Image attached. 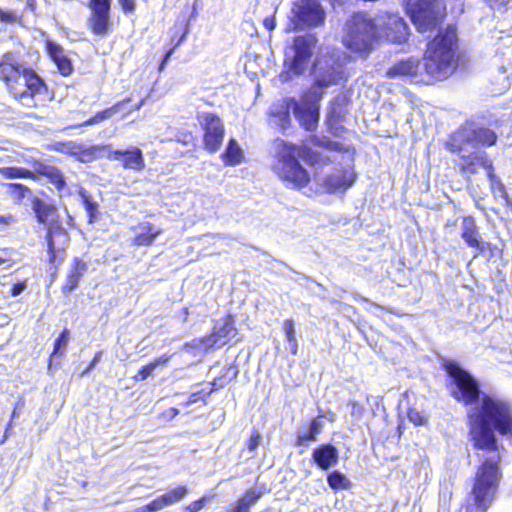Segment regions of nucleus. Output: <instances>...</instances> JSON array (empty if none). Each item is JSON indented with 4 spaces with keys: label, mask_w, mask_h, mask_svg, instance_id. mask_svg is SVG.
Wrapping results in <instances>:
<instances>
[{
    "label": "nucleus",
    "mask_w": 512,
    "mask_h": 512,
    "mask_svg": "<svg viewBox=\"0 0 512 512\" xmlns=\"http://www.w3.org/2000/svg\"><path fill=\"white\" fill-rule=\"evenodd\" d=\"M468 417L474 447L482 451L477 454L482 464L476 472L471 491L473 503L467 506L466 512H486L501 478V454L494 430L502 435L512 433V412L506 402L483 395Z\"/></svg>",
    "instance_id": "f257e3e1"
},
{
    "label": "nucleus",
    "mask_w": 512,
    "mask_h": 512,
    "mask_svg": "<svg viewBox=\"0 0 512 512\" xmlns=\"http://www.w3.org/2000/svg\"><path fill=\"white\" fill-rule=\"evenodd\" d=\"M456 51V29L448 27L428 43L423 62L415 57L398 61L387 70L386 76L424 84L447 79L457 67Z\"/></svg>",
    "instance_id": "f03ea898"
},
{
    "label": "nucleus",
    "mask_w": 512,
    "mask_h": 512,
    "mask_svg": "<svg viewBox=\"0 0 512 512\" xmlns=\"http://www.w3.org/2000/svg\"><path fill=\"white\" fill-rule=\"evenodd\" d=\"M307 151L306 146L280 138L274 140L271 169L287 187L303 188L309 183V173L299 162V158L304 157Z\"/></svg>",
    "instance_id": "7ed1b4c3"
},
{
    "label": "nucleus",
    "mask_w": 512,
    "mask_h": 512,
    "mask_svg": "<svg viewBox=\"0 0 512 512\" xmlns=\"http://www.w3.org/2000/svg\"><path fill=\"white\" fill-rule=\"evenodd\" d=\"M376 17L356 13L347 19L343 28V44L353 52L368 53L373 43L379 40Z\"/></svg>",
    "instance_id": "20e7f679"
},
{
    "label": "nucleus",
    "mask_w": 512,
    "mask_h": 512,
    "mask_svg": "<svg viewBox=\"0 0 512 512\" xmlns=\"http://www.w3.org/2000/svg\"><path fill=\"white\" fill-rule=\"evenodd\" d=\"M32 209L36 214L37 220L47 225V245L49 254V263L55 264L59 255H62L64 246L68 242V234L65 229L55 221L56 208L39 199L35 198L32 203Z\"/></svg>",
    "instance_id": "39448f33"
},
{
    "label": "nucleus",
    "mask_w": 512,
    "mask_h": 512,
    "mask_svg": "<svg viewBox=\"0 0 512 512\" xmlns=\"http://www.w3.org/2000/svg\"><path fill=\"white\" fill-rule=\"evenodd\" d=\"M317 39L312 34L297 36L285 49L284 67L287 74L301 75L306 71L313 55Z\"/></svg>",
    "instance_id": "423d86ee"
},
{
    "label": "nucleus",
    "mask_w": 512,
    "mask_h": 512,
    "mask_svg": "<svg viewBox=\"0 0 512 512\" xmlns=\"http://www.w3.org/2000/svg\"><path fill=\"white\" fill-rule=\"evenodd\" d=\"M445 370L453 381L452 395L466 405L472 404L480 397L479 384L467 371L456 362L445 363Z\"/></svg>",
    "instance_id": "0eeeda50"
},
{
    "label": "nucleus",
    "mask_w": 512,
    "mask_h": 512,
    "mask_svg": "<svg viewBox=\"0 0 512 512\" xmlns=\"http://www.w3.org/2000/svg\"><path fill=\"white\" fill-rule=\"evenodd\" d=\"M289 18L294 29L304 30L322 26L326 13L317 0H296L292 4Z\"/></svg>",
    "instance_id": "6e6552de"
},
{
    "label": "nucleus",
    "mask_w": 512,
    "mask_h": 512,
    "mask_svg": "<svg viewBox=\"0 0 512 512\" xmlns=\"http://www.w3.org/2000/svg\"><path fill=\"white\" fill-rule=\"evenodd\" d=\"M314 84L310 89H316L324 94V89L341 84L346 78L342 64L333 56L318 57L313 66Z\"/></svg>",
    "instance_id": "1a4fd4ad"
},
{
    "label": "nucleus",
    "mask_w": 512,
    "mask_h": 512,
    "mask_svg": "<svg viewBox=\"0 0 512 512\" xmlns=\"http://www.w3.org/2000/svg\"><path fill=\"white\" fill-rule=\"evenodd\" d=\"M496 140V133L488 128H463L453 134L448 147L452 152L462 153L468 148L492 146Z\"/></svg>",
    "instance_id": "9d476101"
},
{
    "label": "nucleus",
    "mask_w": 512,
    "mask_h": 512,
    "mask_svg": "<svg viewBox=\"0 0 512 512\" xmlns=\"http://www.w3.org/2000/svg\"><path fill=\"white\" fill-rule=\"evenodd\" d=\"M406 11L420 32L434 28L442 17L436 0H407Z\"/></svg>",
    "instance_id": "9b49d317"
},
{
    "label": "nucleus",
    "mask_w": 512,
    "mask_h": 512,
    "mask_svg": "<svg viewBox=\"0 0 512 512\" xmlns=\"http://www.w3.org/2000/svg\"><path fill=\"white\" fill-rule=\"evenodd\" d=\"M322 92L316 89H309L300 101L291 99L292 110L300 125L308 131L316 129L319 120V101Z\"/></svg>",
    "instance_id": "f8f14e48"
},
{
    "label": "nucleus",
    "mask_w": 512,
    "mask_h": 512,
    "mask_svg": "<svg viewBox=\"0 0 512 512\" xmlns=\"http://www.w3.org/2000/svg\"><path fill=\"white\" fill-rule=\"evenodd\" d=\"M377 30H380V39H386L392 43L406 42L409 36V28L403 18L396 14L379 13L376 16Z\"/></svg>",
    "instance_id": "ddd939ff"
},
{
    "label": "nucleus",
    "mask_w": 512,
    "mask_h": 512,
    "mask_svg": "<svg viewBox=\"0 0 512 512\" xmlns=\"http://www.w3.org/2000/svg\"><path fill=\"white\" fill-rule=\"evenodd\" d=\"M197 120L204 130V146L210 153L219 150L224 139V125L222 120L215 114L199 112Z\"/></svg>",
    "instance_id": "4468645a"
},
{
    "label": "nucleus",
    "mask_w": 512,
    "mask_h": 512,
    "mask_svg": "<svg viewBox=\"0 0 512 512\" xmlns=\"http://www.w3.org/2000/svg\"><path fill=\"white\" fill-rule=\"evenodd\" d=\"M88 7L90 9V16L87 19L88 28L95 35L107 36L111 28V0H90Z\"/></svg>",
    "instance_id": "2eb2a0df"
},
{
    "label": "nucleus",
    "mask_w": 512,
    "mask_h": 512,
    "mask_svg": "<svg viewBox=\"0 0 512 512\" xmlns=\"http://www.w3.org/2000/svg\"><path fill=\"white\" fill-rule=\"evenodd\" d=\"M458 154L464 160V168L466 171L470 173H476L478 167H482L484 170H486L492 185L497 183L498 185L502 186L500 180L493 174L492 162L487 158L484 152L478 151L477 149L468 148V150Z\"/></svg>",
    "instance_id": "dca6fc26"
},
{
    "label": "nucleus",
    "mask_w": 512,
    "mask_h": 512,
    "mask_svg": "<svg viewBox=\"0 0 512 512\" xmlns=\"http://www.w3.org/2000/svg\"><path fill=\"white\" fill-rule=\"evenodd\" d=\"M238 335L234 322H216L213 332L208 337L200 340L204 349L220 348L230 341L236 339Z\"/></svg>",
    "instance_id": "f3484780"
},
{
    "label": "nucleus",
    "mask_w": 512,
    "mask_h": 512,
    "mask_svg": "<svg viewBox=\"0 0 512 512\" xmlns=\"http://www.w3.org/2000/svg\"><path fill=\"white\" fill-rule=\"evenodd\" d=\"M24 69L12 53H6L0 62V79L13 88L22 79Z\"/></svg>",
    "instance_id": "a211bd4d"
},
{
    "label": "nucleus",
    "mask_w": 512,
    "mask_h": 512,
    "mask_svg": "<svg viewBox=\"0 0 512 512\" xmlns=\"http://www.w3.org/2000/svg\"><path fill=\"white\" fill-rule=\"evenodd\" d=\"M108 158L110 160H121L123 158V167L134 171H140L145 166L142 151L137 147L127 150H112Z\"/></svg>",
    "instance_id": "6ab92c4d"
},
{
    "label": "nucleus",
    "mask_w": 512,
    "mask_h": 512,
    "mask_svg": "<svg viewBox=\"0 0 512 512\" xmlns=\"http://www.w3.org/2000/svg\"><path fill=\"white\" fill-rule=\"evenodd\" d=\"M291 109V99L272 104L269 109L270 124L281 131H285L291 123Z\"/></svg>",
    "instance_id": "aec40b11"
},
{
    "label": "nucleus",
    "mask_w": 512,
    "mask_h": 512,
    "mask_svg": "<svg viewBox=\"0 0 512 512\" xmlns=\"http://www.w3.org/2000/svg\"><path fill=\"white\" fill-rule=\"evenodd\" d=\"M355 177L354 171L350 168L336 171L325 178L324 186L330 193L343 192L353 185Z\"/></svg>",
    "instance_id": "412c9836"
},
{
    "label": "nucleus",
    "mask_w": 512,
    "mask_h": 512,
    "mask_svg": "<svg viewBox=\"0 0 512 512\" xmlns=\"http://www.w3.org/2000/svg\"><path fill=\"white\" fill-rule=\"evenodd\" d=\"M461 238L471 248L479 253L485 250V242L482 240L473 217H464L461 223Z\"/></svg>",
    "instance_id": "4be33fe9"
},
{
    "label": "nucleus",
    "mask_w": 512,
    "mask_h": 512,
    "mask_svg": "<svg viewBox=\"0 0 512 512\" xmlns=\"http://www.w3.org/2000/svg\"><path fill=\"white\" fill-rule=\"evenodd\" d=\"M312 460L320 469L326 471L338 463V449L330 443L322 444L313 450Z\"/></svg>",
    "instance_id": "5701e85b"
},
{
    "label": "nucleus",
    "mask_w": 512,
    "mask_h": 512,
    "mask_svg": "<svg viewBox=\"0 0 512 512\" xmlns=\"http://www.w3.org/2000/svg\"><path fill=\"white\" fill-rule=\"evenodd\" d=\"M134 238L132 243L135 246H150L162 233V229L150 222H141L131 228Z\"/></svg>",
    "instance_id": "b1692460"
},
{
    "label": "nucleus",
    "mask_w": 512,
    "mask_h": 512,
    "mask_svg": "<svg viewBox=\"0 0 512 512\" xmlns=\"http://www.w3.org/2000/svg\"><path fill=\"white\" fill-rule=\"evenodd\" d=\"M47 52L53 62L56 64L59 72L63 76H68L73 71L71 60L67 57L65 50L57 43L47 41Z\"/></svg>",
    "instance_id": "393cba45"
},
{
    "label": "nucleus",
    "mask_w": 512,
    "mask_h": 512,
    "mask_svg": "<svg viewBox=\"0 0 512 512\" xmlns=\"http://www.w3.org/2000/svg\"><path fill=\"white\" fill-rule=\"evenodd\" d=\"M87 264L83 260L75 258L66 278V283L63 286V292L69 293L77 288L81 277L87 271Z\"/></svg>",
    "instance_id": "a878e982"
},
{
    "label": "nucleus",
    "mask_w": 512,
    "mask_h": 512,
    "mask_svg": "<svg viewBox=\"0 0 512 512\" xmlns=\"http://www.w3.org/2000/svg\"><path fill=\"white\" fill-rule=\"evenodd\" d=\"M323 422L319 417L314 418L307 429H301L297 432L296 445L308 446L309 443L316 441L317 436L322 432Z\"/></svg>",
    "instance_id": "bb28decb"
},
{
    "label": "nucleus",
    "mask_w": 512,
    "mask_h": 512,
    "mask_svg": "<svg viewBox=\"0 0 512 512\" xmlns=\"http://www.w3.org/2000/svg\"><path fill=\"white\" fill-rule=\"evenodd\" d=\"M34 171L39 175L47 177L57 190L61 191L65 188V179L61 171L56 167L36 162L34 164Z\"/></svg>",
    "instance_id": "cd10ccee"
},
{
    "label": "nucleus",
    "mask_w": 512,
    "mask_h": 512,
    "mask_svg": "<svg viewBox=\"0 0 512 512\" xmlns=\"http://www.w3.org/2000/svg\"><path fill=\"white\" fill-rule=\"evenodd\" d=\"M23 85L27 88V91L20 94V98L23 99L25 97H33L34 94L41 93L42 88L44 87L43 80L31 69H24L22 79Z\"/></svg>",
    "instance_id": "c85d7f7f"
},
{
    "label": "nucleus",
    "mask_w": 512,
    "mask_h": 512,
    "mask_svg": "<svg viewBox=\"0 0 512 512\" xmlns=\"http://www.w3.org/2000/svg\"><path fill=\"white\" fill-rule=\"evenodd\" d=\"M313 143L316 146L325 148L327 151L343 153L347 163H351L353 161L354 149L350 146H345L342 143L331 141L325 137L319 138L317 136L313 138Z\"/></svg>",
    "instance_id": "c756f323"
},
{
    "label": "nucleus",
    "mask_w": 512,
    "mask_h": 512,
    "mask_svg": "<svg viewBox=\"0 0 512 512\" xmlns=\"http://www.w3.org/2000/svg\"><path fill=\"white\" fill-rule=\"evenodd\" d=\"M261 497V492L249 489L230 509L229 512H249L250 508Z\"/></svg>",
    "instance_id": "7c9ffc66"
},
{
    "label": "nucleus",
    "mask_w": 512,
    "mask_h": 512,
    "mask_svg": "<svg viewBox=\"0 0 512 512\" xmlns=\"http://www.w3.org/2000/svg\"><path fill=\"white\" fill-rule=\"evenodd\" d=\"M222 158L224 163L229 166H236L241 163L243 152L235 139L229 141Z\"/></svg>",
    "instance_id": "2f4dec72"
},
{
    "label": "nucleus",
    "mask_w": 512,
    "mask_h": 512,
    "mask_svg": "<svg viewBox=\"0 0 512 512\" xmlns=\"http://www.w3.org/2000/svg\"><path fill=\"white\" fill-rule=\"evenodd\" d=\"M129 101L130 98L117 102L112 107L96 113L95 116L85 121L83 125L90 126L111 118L112 116L120 112L122 107Z\"/></svg>",
    "instance_id": "473e14b6"
},
{
    "label": "nucleus",
    "mask_w": 512,
    "mask_h": 512,
    "mask_svg": "<svg viewBox=\"0 0 512 512\" xmlns=\"http://www.w3.org/2000/svg\"><path fill=\"white\" fill-rule=\"evenodd\" d=\"M327 483L333 490H349L352 486L346 475L338 470H334L327 475Z\"/></svg>",
    "instance_id": "72a5a7b5"
},
{
    "label": "nucleus",
    "mask_w": 512,
    "mask_h": 512,
    "mask_svg": "<svg viewBox=\"0 0 512 512\" xmlns=\"http://www.w3.org/2000/svg\"><path fill=\"white\" fill-rule=\"evenodd\" d=\"M170 356L162 355L158 357L157 359L153 360L149 364L143 366L137 374V378L140 380H145L148 378L154 370L159 366H165L169 362Z\"/></svg>",
    "instance_id": "f704fd0d"
},
{
    "label": "nucleus",
    "mask_w": 512,
    "mask_h": 512,
    "mask_svg": "<svg viewBox=\"0 0 512 512\" xmlns=\"http://www.w3.org/2000/svg\"><path fill=\"white\" fill-rule=\"evenodd\" d=\"M79 195L82 198L85 210L88 214V221L89 223H93L97 218L98 203L92 199V197L88 194V192L85 189H81L79 191Z\"/></svg>",
    "instance_id": "c9c22d12"
},
{
    "label": "nucleus",
    "mask_w": 512,
    "mask_h": 512,
    "mask_svg": "<svg viewBox=\"0 0 512 512\" xmlns=\"http://www.w3.org/2000/svg\"><path fill=\"white\" fill-rule=\"evenodd\" d=\"M188 493V489L186 486H178L165 494H163V499L166 503V506H170L174 503L181 501Z\"/></svg>",
    "instance_id": "e433bc0d"
},
{
    "label": "nucleus",
    "mask_w": 512,
    "mask_h": 512,
    "mask_svg": "<svg viewBox=\"0 0 512 512\" xmlns=\"http://www.w3.org/2000/svg\"><path fill=\"white\" fill-rule=\"evenodd\" d=\"M0 173L7 179L34 178V172L25 168L6 167L0 169Z\"/></svg>",
    "instance_id": "4c0bfd02"
},
{
    "label": "nucleus",
    "mask_w": 512,
    "mask_h": 512,
    "mask_svg": "<svg viewBox=\"0 0 512 512\" xmlns=\"http://www.w3.org/2000/svg\"><path fill=\"white\" fill-rule=\"evenodd\" d=\"M284 332L288 341V349L292 354L296 355L298 350V344L295 337V331L292 322H286L284 325Z\"/></svg>",
    "instance_id": "58836bf2"
},
{
    "label": "nucleus",
    "mask_w": 512,
    "mask_h": 512,
    "mask_svg": "<svg viewBox=\"0 0 512 512\" xmlns=\"http://www.w3.org/2000/svg\"><path fill=\"white\" fill-rule=\"evenodd\" d=\"M69 340V331L67 329L63 330L59 337L55 340L54 349L52 356L54 355H62L66 349Z\"/></svg>",
    "instance_id": "ea45409f"
},
{
    "label": "nucleus",
    "mask_w": 512,
    "mask_h": 512,
    "mask_svg": "<svg viewBox=\"0 0 512 512\" xmlns=\"http://www.w3.org/2000/svg\"><path fill=\"white\" fill-rule=\"evenodd\" d=\"M165 507L167 506L163 499V496L161 495L154 499L153 501H151L150 503H148L147 505H145V510L147 512H158L164 509Z\"/></svg>",
    "instance_id": "a19ab883"
},
{
    "label": "nucleus",
    "mask_w": 512,
    "mask_h": 512,
    "mask_svg": "<svg viewBox=\"0 0 512 512\" xmlns=\"http://www.w3.org/2000/svg\"><path fill=\"white\" fill-rule=\"evenodd\" d=\"M408 418L415 425H423L426 422L425 416L415 408L408 411Z\"/></svg>",
    "instance_id": "79ce46f5"
},
{
    "label": "nucleus",
    "mask_w": 512,
    "mask_h": 512,
    "mask_svg": "<svg viewBox=\"0 0 512 512\" xmlns=\"http://www.w3.org/2000/svg\"><path fill=\"white\" fill-rule=\"evenodd\" d=\"M8 187L13 190L18 199H23L27 193H30V189L27 186L19 183H10Z\"/></svg>",
    "instance_id": "37998d69"
},
{
    "label": "nucleus",
    "mask_w": 512,
    "mask_h": 512,
    "mask_svg": "<svg viewBox=\"0 0 512 512\" xmlns=\"http://www.w3.org/2000/svg\"><path fill=\"white\" fill-rule=\"evenodd\" d=\"M77 147L73 142L67 143H57L55 144V150L59 152L69 153V154H77Z\"/></svg>",
    "instance_id": "c03bdc74"
},
{
    "label": "nucleus",
    "mask_w": 512,
    "mask_h": 512,
    "mask_svg": "<svg viewBox=\"0 0 512 512\" xmlns=\"http://www.w3.org/2000/svg\"><path fill=\"white\" fill-rule=\"evenodd\" d=\"M260 442H261V434L257 431V430H254L251 434V437L248 441V450L253 452L257 449V447L260 445Z\"/></svg>",
    "instance_id": "a18cd8bd"
},
{
    "label": "nucleus",
    "mask_w": 512,
    "mask_h": 512,
    "mask_svg": "<svg viewBox=\"0 0 512 512\" xmlns=\"http://www.w3.org/2000/svg\"><path fill=\"white\" fill-rule=\"evenodd\" d=\"M125 14L133 13L136 9V0H118Z\"/></svg>",
    "instance_id": "49530a36"
},
{
    "label": "nucleus",
    "mask_w": 512,
    "mask_h": 512,
    "mask_svg": "<svg viewBox=\"0 0 512 512\" xmlns=\"http://www.w3.org/2000/svg\"><path fill=\"white\" fill-rule=\"evenodd\" d=\"M0 20L4 23H15L18 21V16L13 11H3L0 9Z\"/></svg>",
    "instance_id": "de8ad7c7"
},
{
    "label": "nucleus",
    "mask_w": 512,
    "mask_h": 512,
    "mask_svg": "<svg viewBox=\"0 0 512 512\" xmlns=\"http://www.w3.org/2000/svg\"><path fill=\"white\" fill-rule=\"evenodd\" d=\"M27 288V284H26V281H22V282H18L16 284H14L11 288H10V295L12 297H17L19 296L21 293H23V291Z\"/></svg>",
    "instance_id": "09e8293b"
},
{
    "label": "nucleus",
    "mask_w": 512,
    "mask_h": 512,
    "mask_svg": "<svg viewBox=\"0 0 512 512\" xmlns=\"http://www.w3.org/2000/svg\"><path fill=\"white\" fill-rule=\"evenodd\" d=\"M205 498H201L197 501L192 502L185 508V512H198L200 511L204 505H205Z\"/></svg>",
    "instance_id": "8fccbe9b"
},
{
    "label": "nucleus",
    "mask_w": 512,
    "mask_h": 512,
    "mask_svg": "<svg viewBox=\"0 0 512 512\" xmlns=\"http://www.w3.org/2000/svg\"><path fill=\"white\" fill-rule=\"evenodd\" d=\"M352 406L351 415L356 418H360L363 414L364 408L356 401H350Z\"/></svg>",
    "instance_id": "3c124183"
},
{
    "label": "nucleus",
    "mask_w": 512,
    "mask_h": 512,
    "mask_svg": "<svg viewBox=\"0 0 512 512\" xmlns=\"http://www.w3.org/2000/svg\"><path fill=\"white\" fill-rule=\"evenodd\" d=\"M23 407V403H17L16 406L14 407V410L12 412V415H11V420L10 422L8 423V426L5 430V438L7 437V434H8V431L10 430V428L12 427V421L14 418H16L18 416V413H17V409L18 408H22Z\"/></svg>",
    "instance_id": "603ef678"
},
{
    "label": "nucleus",
    "mask_w": 512,
    "mask_h": 512,
    "mask_svg": "<svg viewBox=\"0 0 512 512\" xmlns=\"http://www.w3.org/2000/svg\"><path fill=\"white\" fill-rule=\"evenodd\" d=\"M263 25L265 26L266 29H268L269 31H272L275 29L276 27V22H275V18L274 17H266L264 20H263Z\"/></svg>",
    "instance_id": "864d4df0"
},
{
    "label": "nucleus",
    "mask_w": 512,
    "mask_h": 512,
    "mask_svg": "<svg viewBox=\"0 0 512 512\" xmlns=\"http://www.w3.org/2000/svg\"><path fill=\"white\" fill-rule=\"evenodd\" d=\"M198 398H199V393H192L188 398L187 404L190 405V404L197 402Z\"/></svg>",
    "instance_id": "5fc2aeb1"
},
{
    "label": "nucleus",
    "mask_w": 512,
    "mask_h": 512,
    "mask_svg": "<svg viewBox=\"0 0 512 512\" xmlns=\"http://www.w3.org/2000/svg\"><path fill=\"white\" fill-rule=\"evenodd\" d=\"M92 157V152L87 150V151H83L82 154H81V157H80V160L81 161H86L88 158L90 159Z\"/></svg>",
    "instance_id": "6e6d98bb"
},
{
    "label": "nucleus",
    "mask_w": 512,
    "mask_h": 512,
    "mask_svg": "<svg viewBox=\"0 0 512 512\" xmlns=\"http://www.w3.org/2000/svg\"><path fill=\"white\" fill-rule=\"evenodd\" d=\"M144 101H145L144 99H142L141 101H139V102H138V103H137V104H136V105L131 109V111L139 110V109L143 106ZM128 112H130V110H129Z\"/></svg>",
    "instance_id": "4d7b16f0"
},
{
    "label": "nucleus",
    "mask_w": 512,
    "mask_h": 512,
    "mask_svg": "<svg viewBox=\"0 0 512 512\" xmlns=\"http://www.w3.org/2000/svg\"><path fill=\"white\" fill-rule=\"evenodd\" d=\"M174 49H170L164 56L163 60L164 62H168V60L170 59L172 53H173Z\"/></svg>",
    "instance_id": "13d9d810"
},
{
    "label": "nucleus",
    "mask_w": 512,
    "mask_h": 512,
    "mask_svg": "<svg viewBox=\"0 0 512 512\" xmlns=\"http://www.w3.org/2000/svg\"><path fill=\"white\" fill-rule=\"evenodd\" d=\"M166 64H167V62H164V60H162L160 66H159V70L162 71L165 68Z\"/></svg>",
    "instance_id": "bf43d9fd"
},
{
    "label": "nucleus",
    "mask_w": 512,
    "mask_h": 512,
    "mask_svg": "<svg viewBox=\"0 0 512 512\" xmlns=\"http://www.w3.org/2000/svg\"><path fill=\"white\" fill-rule=\"evenodd\" d=\"M323 161H324V163H328V162L332 161V159L328 156H325V159Z\"/></svg>",
    "instance_id": "052dcab7"
},
{
    "label": "nucleus",
    "mask_w": 512,
    "mask_h": 512,
    "mask_svg": "<svg viewBox=\"0 0 512 512\" xmlns=\"http://www.w3.org/2000/svg\"><path fill=\"white\" fill-rule=\"evenodd\" d=\"M98 358H99V356H98V355H96V356H95V358H94V360H93V362H92V364H91V366H92V365H94V364H95V362H97V361H98Z\"/></svg>",
    "instance_id": "680f3d73"
},
{
    "label": "nucleus",
    "mask_w": 512,
    "mask_h": 512,
    "mask_svg": "<svg viewBox=\"0 0 512 512\" xmlns=\"http://www.w3.org/2000/svg\"><path fill=\"white\" fill-rule=\"evenodd\" d=\"M172 411H173L174 415L178 414V410L177 409L174 408V409H172Z\"/></svg>",
    "instance_id": "e2e57ef3"
},
{
    "label": "nucleus",
    "mask_w": 512,
    "mask_h": 512,
    "mask_svg": "<svg viewBox=\"0 0 512 512\" xmlns=\"http://www.w3.org/2000/svg\"><path fill=\"white\" fill-rule=\"evenodd\" d=\"M4 262V259L0 258V265Z\"/></svg>",
    "instance_id": "0e129e2a"
}]
</instances>
